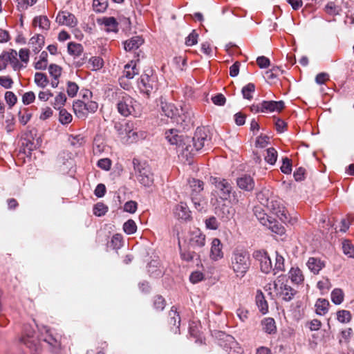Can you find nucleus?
Segmentation results:
<instances>
[{"label": "nucleus", "instance_id": "34", "mask_svg": "<svg viewBox=\"0 0 354 354\" xmlns=\"http://www.w3.org/2000/svg\"><path fill=\"white\" fill-rule=\"evenodd\" d=\"M8 53V63H10L13 68L15 70H17L20 68L21 64H19L17 56L18 53L15 50H10V51L7 52Z\"/></svg>", "mask_w": 354, "mask_h": 354}, {"label": "nucleus", "instance_id": "45", "mask_svg": "<svg viewBox=\"0 0 354 354\" xmlns=\"http://www.w3.org/2000/svg\"><path fill=\"white\" fill-rule=\"evenodd\" d=\"M123 230L127 234H134L137 230V225L134 221L129 219L123 225Z\"/></svg>", "mask_w": 354, "mask_h": 354}, {"label": "nucleus", "instance_id": "46", "mask_svg": "<svg viewBox=\"0 0 354 354\" xmlns=\"http://www.w3.org/2000/svg\"><path fill=\"white\" fill-rule=\"evenodd\" d=\"M43 341L53 347H59L60 343L57 338L52 335V333H45Z\"/></svg>", "mask_w": 354, "mask_h": 354}, {"label": "nucleus", "instance_id": "40", "mask_svg": "<svg viewBox=\"0 0 354 354\" xmlns=\"http://www.w3.org/2000/svg\"><path fill=\"white\" fill-rule=\"evenodd\" d=\"M73 117L70 113H68L66 109H59V121L62 124H68L72 121Z\"/></svg>", "mask_w": 354, "mask_h": 354}, {"label": "nucleus", "instance_id": "36", "mask_svg": "<svg viewBox=\"0 0 354 354\" xmlns=\"http://www.w3.org/2000/svg\"><path fill=\"white\" fill-rule=\"evenodd\" d=\"M82 46L80 44L70 42L68 44V52L70 55L77 57L82 54Z\"/></svg>", "mask_w": 354, "mask_h": 354}, {"label": "nucleus", "instance_id": "6", "mask_svg": "<svg viewBox=\"0 0 354 354\" xmlns=\"http://www.w3.org/2000/svg\"><path fill=\"white\" fill-rule=\"evenodd\" d=\"M133 164L138 180L145 187L151 186L153 183V174L149 165L138 159H133Z\"/></svg>", "mask_w": 354, "mask_h": 354}, {"label": "nucleus", "instance_id": "35", "mask_svg": "<svg viewBox=\"0 0 354 354\" xmlns=\"http://www.w3.org/2000/svg\"><path fill=\"white\" fill-rule=\"evenodd\" d=\"M66 102V97L62 92H59L55 97L54 101L52 102V105L55 109H61L64 106Z\"/></svg>", "mask_w": 354, "mask_h": 354}, {"label": "nucleus", "instance_id": "32", "mask_svg": "<svg viewBox=\"0 0 354 354\" xmlns=\"http://www.w3.org/2000/svg\"><path fill=\"white\" fill-rule=\"evenodd\" d=\"M34 82L38 87L44 88L48 85L49 80L45 73L38 72L35 74Z\"/></svg>", "mask_w": 354, "mask_h": 354}, {"label": "nucleus", "instance_id": "51", "mask_svg": "<svg viewBox=\"0 0 354 354\" xmlns=\"http://www.w3.org/2000/svg\"><path fill=\"white\" fill-rule=\"evenodd\" d=\"M331 287L330 282L328 279L324 278L318 281L317 288L320 290L322 294L326 293Z\"/></svg>", "mask_w": 354, "mask_h": 354}, {"label": "nucleus", "instance_id": "39", "mask_svg": "<svg viewBox=\"0 0 354 354\" xmlns=\"http://www.w3.org/2000/svg\"><path fill=\"white\" fill-rule=\"evenodd\" d=\"M263 330L266 332H274L276 330L275 322L271 317L265 318L261 322Z\"/></svg>", "mask_w": 354, "mask_h": 354}, {"label": "nucleus", "instance_id": "15", "mask_svg": "<svg viewBox=\"0 0 354 354\" xmlns=\"http://www.w3.org/2000/svg\"><path fill=\"white\" fill-rule=\"evenodd\" d=\"M178 150L187 158L194 155L195 152L197 151L195 150V147H194L192 138L189 137H185L183 139H180V142L178 145Z\"/></svg>", "mask_w": 354, "mask_h": 354}, {"label": "nucleus", "instance_id": "3", "mask_svg": "<svg viewBox=\"0 0 354 354\" xmlns=\"http://www.w3.org/2000/svg\"><path fill=\"white\" fill-rule=\"evenodd\" d=\"M254 257L259 261L260 269L263 273L268 274L273 270L274 274H276L277 272L284 270V259L277 252L275 254V263L274 266L270 257L266 252L257 251Z\"/></svg>", "mask_w": 354, "mask_h": 354}, {"label": "nucleus", "instance_id": "61", "mask_svg": "<svg viewBox=\"0 0 354 354\" xmlns=\"http://www.w3.org/2000/svg\"><path fill=\"white\" fill-rule=\"evenodd\" d=\"M5 100L10 106H12L17 102L16 95L11 91H7L5 93Z\"/></svg>", "mask_w": 354, "mask_h": 354}, {"label": "nucleus", "instance_id": "33", "mask_svg": "<svg viewBox=\"0 0 354 354\" xmlns=\"http://www.w3.org/2000/svg\"><path fill=\"white\" fill-rule=\"evenodd\" d=\"M48 65V53L43 51L39 56L38 60L35 63V68L37 70H45Z\"/></svg>", "mask_w": 354, "mask_h": 354}, {"label": "nucleus", "instance_id": "41", "mask_svg": "<svg viewBox=\"0 0 354 354\" xmlns=\"http://www.w3.org/2000/svg\"><path fill=\"white\" fill-rule=\"evenodd\" d=\"M189 184L193 193L198 194L203 189V182L200 180L193 178L189 181ZM193 195L194 194H192Z\"/></svg>", "mask_w": 354, "mask_h": 354}, {"label": "nucleus", "instance_id": "9", "mask_svg": "<svg viewBox=\"0 0 354 354\" xmlns=\"http://www.w3.org/2000/svg\"><path fill=\"white\" fill-rule=\"evenodd\" d=\"M157 77L153 74L152 70H147L145 73L140 77V80L138 82V87L141 92L147 95L157 88Z\"/></svg>", "mask_w": 354, "mask_h": 354}, {"label": "nucleus", "instance_id": "53", "mask_svg": "<svg viewBox=\"0 0 354 354\" xmlns=\"http://www.w3.org/2000/svg\"><path fill=\"white\" fill-rule=\"evenodd\" d=\"M18 9L20 10H25L29 6H33L37 0H17Z\"/></svg>", "mask_w": 354, "mask_h": 354}, {"label": "nucleus", "instance_id": "22", "mask_svg": "<svg viewBox=\"0 0 354 354\" xmlns=\"http://www.w3.org/2000/svg\"><path fill=\"white\" fill-rule=\"evenodd\" d=\"M62 68L55 64H52L48 67V72L52 77L50 85L53 88H57L59 85V78L62 75Z\"/></svg>", "mask_w": 354, "mask_h": 354}, {"label": "nucleus", "instance_id": "23", "mask_svg": "<svg viewBox=\"0 0 354 354\" xmlns=\"http://www.w3.org/2000/svg\"><path fill=\"white\" fill-rule=\"evenodd\" d=\"M288 277L293 283L301 284L304 281V275L301 270L298 267H292L289 270Z\"/></svg>", "mask_w": 354, "mask_h": 354}, {"label": "nucleus", "instance_id": "5", "mask_svg": "<svg viewBox=\"0 0 354 354\" xmlns=\"http://www.w3.org/2000/svg\"><path fill=\"white\" fill-rule=\"evenodd\" d=\"M118 112L123 116H138L140 114V105L131 96L125 93H120L117 103Z\"/></svg>", "mask_w": 354, "mask_h": 354}, {"label": "nucleus", "instance_id": "26", "mask_svg": "<svg viewBox=\"0 0 354 354\" xmlns=\"http://www.w3.org/2000/svg\"><path fill=\"white\" fill-rule=\"evenodd\" d=\"M44 44V38L41 35H37L31 37L29 41L30 47L32 48L35 53L39 52L43 47Z\"/></svg>", "mask_w": 354, "mask_h": 354}, {"label": "nucleus", "instance_id": "30", "mask_svg": "<svg viewBox=\"0 0 354 354\" xmlns=\"http://www.w3.org/2000/svg\"><path fill=\"white\" fill-rule=\"evenodd\" d=\"M50 21L46 16L35 17L33 19V25L40 29L48 30L50 28Z\"/></svg>", "mask_w": 354, "mask_h": 354}, {"label": "nucleus", "instance_id": "4", "mask_svg": "<svg viewBox=\"0 0 354 354\" xmlns=\"http://www.w3.org/2000/svg\"><path fill=\"white\" fill-rule=\"evenodd\" d=\"M272 289L274 295L286 301H290L296 293V291L289 286L288 279L284 274L279 276L272 284H269V290Z\"/></svg>", "mask_w": 354, "mask_h": 354}, {"label": "nucleus", "instance_id": "43", "mask_svg": "<svg viewBox=\"0 0 354 354\" xmlns=\"http://www.w3.org/2000/svg\"><path fill=\"white\" fill-rule=\"evenodd\" d=\"M337 319L341 323H348L351 319V314L348 310H338L337 312Z\"/></svg>", "mask_w": 354, "mask_h": 354}, {"label": "nucleus", "instance_id": "17", "mask_svg": "<svg viewBox=\"0 0 354 354\" xmlns=\"http://www.w3.org/2000/svg\"><path fill=\"white\" fill-rule=\"evenodd\" d=\"M223 256V245L218 239L214 238L211 243L209 257L213 261H218Z\"/></svg>", "mask_w": 354, "mask_h": 354}, {"label": "nucleus", "instance_id": "25", "mask_svg": "<svg viewBox=\"0 0 354 354\" xmlns=\"http://www.w3.org/2000/svg\"><path fill=\"white\" fill-rule=\"evenodd\" d=\"M100 24H102L105 27V30L108 32H117L118 31V23L116 19L113 17H103L98 20Z\"/></svg>", "mask_w": 354, "mask_h": 354}, {"label": "nucleus", "instance_id": "38", "mask_svg": "<svg viewBox=\"0 0 354 354\" xmlns=\"http://www.w3.org/2000/svg\"><path fill=\"white\" fill-rule=\"evenodd\" d=\"M73 110L78 117H84L86 115L85 102L78 100L73 104Z\"/></svg>", "mask_w": 354, "mask_h": 354}, {"label": "nucleus", "instance_id": "1", "mask_svg": "<svg viewBox=\"0 0 354 354\" xmlns=\"http://www.w3.org/2000/svg\"><path fill=\"white\" fill-rule=\"evenodd\" d=\"M258 199L261 204L266 207L267 210L276 216L282 223H293L288 212L285 207L281 204L280 201L274 196H269L268 192L259 193Z\"/></svg>", "mask_w": 354, "mask_h": 354}, {"label": "nucleus", "instance_id": "28", "mask_svg": "<svg viewBox=\"0 0 354 354\" xmlns=\"http://www.w3.org/2000/svg\"><path fill=\"white\" fill-rule=\"evenodd\" d=\"M329 301L325 299H318L315 303V312L317 315H324L329 309Z\"/></svg>", "mask_w": 354, "mask_h": 354}, {"label": "nucleus", "instance_id": "55", "mask_svg": "<svg viewBox=\"0 0 354 354\" xmlns=\"http://www.w3.org/2000/svg\"><path fill=\"white\" fill-rule=\"evenodd\" d=\"M205 226L207 229L215 230L218 229L219 223L217 221V219L212 216L207 219L205 220Z\"/></svg>", "mask_w": 354, "mask_h": 354}, {"label": "nucleus", "instance_id": "42", "mask_svg": "<svg viewBox=\"0 0 354 354\" xmlns=\"http://www.w3.org/2000/svg\"><path fill=\"white\" fill-rule=\"evenodd\" d=\"M277 158V152L275 149L271 147L266 150V156H265L266 161L270 164L274 165Z\"/></svg>", "mask_w": 354, "mask_h": 354}, {"label": "nucleus", "instance_id": "21", "mask_svg": "<svg viewBox=\"0 0 354 354\" xmlns=\"http://www.w3.org/2000/svg\"><path fill=\"white\" fill-rule=\"evenodd\" d=\"M306 266L311 272L317 274L325 267V263L319 258L310 257L306 262Z\"/></svg>", "mask_w": 354, "mask_h": 354}, {"label": "nucleus", "instance_id": "49", "mask_svg": "<svg viewBox=\"0 0 354 354\" xmlns=\"http://www.w3.org/2000/svg\"><path fill=\"white\" fill-rule=\"evenodd\" d=\"M192 201L194 203L195 208L199 211H205L207 207V202L204 199H199L196 196H192Z\"/></svg>", "mask_w": 354, "mask_h": 354}, {"label": "nucleus", "instance_id": "20", "mask_svg": "<svg viewBox=\"0 0 354 354\" xmlns=\"http://www.w3.org/2000/svg\"><path fill=\"white\" fill-rule=\"evenodd\" d=\"M284 108L283 101H264L261 104V112H279Z\"/></svg>", "mask_w": 354, "mask_h": 354}, {"label": "nucleus", "instance_id": "63", "mask_svg": "<svg viewBox=\"0 0 354 354\" xmlns=\"http://www.w3.org/2000/svg\"><path fill=\"white\" fill-rule=\"evenodd\" d=\"M153 305L157 310H162L165 306V299L161 296H156L154 299Z\"/></svg>", "mask_w": 354, "mask_h": 354}, {"label": "nucleus", "instance_id": "62", "mask_svg": "<svg viewBox=\"0 0 354 354\" xmlns=\"http://www.w3.org/2000/svg\"><path fill=\"white\" fill-rule=\"evenodd\" d=\"M203 279L204 275L200 271L193 272L189 277L190 281L192 283H196L199 281H201Z\"/></svg>", "mask_w": 354, "mask_h": 354}, {"label": "nucleus", "instance_id": "13", "mask_svg": "<svg viewBox=\"0 0 354 354\" xmlns=\"http://www.w3.org/2000/svg\"><path fill=\"white\" fill-rule=\"evenodd\" d=\"M21 341L30 349L32 354H39L41 348V339L34 333H26Z\"/></svg>", "mask_w": 354, "mask_h": 354}, {"label": "nucleus", "instance_id": "47", "mask_svg": "<svg viewBox=\"0 0 354 354\" xmlns=\"http://www.w3.org/2000/svg\"><path fill=\"white\" fill-rule=\"evenodd\" d=\"M93 6L94 10L98 12H102L108 7L107 0H93Z\"/></svg>", "mask_w": 354, "mask_h": 354}, {"label": "nucleus", "instance_id": "44", "mask_svg": "<svg viewBox=\"0 0 354 354\" xmlns=\"http://www.w3.org/2000/svg\"><path fill=\"white\" fill-rule=\"evenodd\" d=\"M88 64L91 70L97 71L102 67L103 60L100 57H93L89 59Z\"/></svg>", "mask_w": 354, "mask_h": 354}, {"label": "nucleus", "instance_id": "2", "mask_svg": "<svg viewBox=\"0 0 354 354\" xmlns=\"http://www.w3.org/2000/svg\"><path fill=\"white\" fill-rule=\"evenodd\" d=\"M229 266L237 277H244L250 266L249 254L243 250H234L232 253Z\"/></svg>", "mask_w": 354, "mask_h": 354}, {"label": "nucleus", "instance_id": "29", "mask_svg": "<svg viewBox=\"0 0 354 354\" xmlns=\"http://www.w3.org/2000/svg\"><path fill=\"white\" fill-rule=\"evenodd\" d=\"M256 303L259 310L263 313L266 314L268 311V305L265 299L263 292L261 290L257 292L256 295Z\"/></svg>", "mask_w": 354, "mask_h": 354}, {"label": "nucleus", "instance_id": "60", "mask_svg": "<svg viewBox=\"0 0 354 354\" xmlns=\"http://www.w3.org/2000/svg\"><path fill=\"white\" fill-rule=\"evenodd\" d=\"M270 138L267 136H260L257 138L256 145L257 147L263 148L266 147L269 143Z\"/></svg>", "mask_w": 354, "mask_h": 354}, {"label": "nucleus", "instance_id": "18", "mask_svg": "<svg viewBox=\"0 0 354 354\" xmlns=\"http://www.w3.org/2000/svg\"><path fill=\"white\" fill-rule=\"evenodd\" d=\"M236 185L241 189L250 192L254 187V180L251 176L244 174L237 178Z\"/></svg>", "mask_w": 354, "mask_h": 354}, {"label": "nucleus", "instance_id": "16", "mask_svg": "<svg viewBox=\"0 0 354 354\" xmlns=\"http://www.w3.org/2000/svg\"><path fill=\"white\" fill-rule=\"evenodd\" d=\"M56 21L63 26L74 27L77 24L75 17L71 12L67 11H61L56 17Z\"/></svg>", "mask_w": 354, "mask_h": 354}, {"label": "nucleus", "instance_id": "19", "mask_svg": "<svg viewBox=\"0 0 354 354\" xmlns=\"http://www.w3.org/2000/svg\"><path fill=\"white\" fill-rule=\"evenodd\" d=\"M174 214L178 219L187 221L191 218V212L189 211L187 204L183 202L180 203L175 207Z\"/></svg>", "mask_w": 354, "mask_h": 354}, {"label": "nucleus", "instance_id": "8", "mask_svg": "<svg viewBox=\"0 0 354 354\" xmlns=\"http://www.w3.org/2000/svg\"><path fill=\"white\" fill-rule=\"evenodd\" d=\"M218 344L223 347L229 354H242L243 350L239 346L234 337L228 333H218Z\"/></svg>", "mask_w": 354, "mask_h": 354}, {"label": "nucleus", "instance_id": "57", "mask_svg": "<svg viewBox=\"0 0 354 354\" xmlns=\"http://www.w3.org/2000/svg\"><path fill=\"white\" fill-rule=\"evenodd\" d=\"M78 88V86L75 83L68 82L67 84V93L68 96L71 97L75 96L77 93Z\"/></svg>", "mask_w": 354, "mask_h": 354}, {"label": "nucleus", "instance_id": "64", "mask_svg": "<svg viewBox=\"0 0 354 354\" xmlns=\"http://www.w3.org/2000/svg\"><path fill=\"white\" fill-rule=\"evenodd\" d=\"M97 166L105 171H109L111 169V161L109 158L100 159L97 162Z\"/></svg>", "mask_w": 354, "mask_h": 354}, {"label": "nucleus", "instance_id": "24", "mask_svg": "<svg viewBox=\"0 0 354 354\" xmlns=\"http://www.w3.org/2000/svg\"><path fill=\"white\" fill-rule=\"evenodd\" d=\"M144 42L142 38L140 36H135L124 43L125 50L131 51L138 49Z\"/></svg>", "mask_w": 354, "mask_h": 354}, {"label": "nucleus", "instance_id": "54", "mask_svg": "<svg viewBox=\"0 0 354 354\" xmlns=\"http://www.w3.org/2000/svg\"><path fill=\"white\" fill-rule=\"evenodd\" d=\"M325 11L329 15H336L339 13L340 8L335 6L334 3L330 2L325 6Z\"/></svg>", "mask_w": 354, "mask_h": 354}, {"label": "nucleus", "instance_id": "27", "mask_svg": "<svg viewBox=\"0 0 354 354\" xmlns=\"http://www.w3.org/2000/svg\"><path fill=\"white\" fill-rule=\"evenodd\" d=\"M166 139L171 145H176L178 149V145L180 142V139H183L182 135H179L178 131L174 129H170L165 133Z\"/></svg>", "mask_w": 354, "mask_h": 354}, {"label": "nucleus", "instance_id": "31", "mask_svg": "<svg viewBox=\"0 0 354 354\" xmlns=\"http://www.w3.org/2000/svg\"><path fill=\"white\" fill-rule=\"evenodd\" d=\"M138 74V69L136 68V64L133 62L126 64L123 71V76L127 79H132L133 77Z\"/></svg>", "mask_w": 354, "mask_h": 354}, {"label": "nucleus", "instance_id": "48", "mask_svg": "<svg viewBox=\"0 0 354 354\" xmlns=\"http://www.w3.org/2000/svg\"><path fill=\"white\" fill-rule=\"evenodd\" d=\"M255 86L254 84L249 83L242 88V93L243 97L247 100H251L252 98V93L254 92Z\"/></svg>", "mask_w": 354, "mask_h": 354}, {"label": "nucleus", "instance_id": "50", "mask_svg": "<svg viewBox=\"0 0 354 354\" xmlns=\"http://www.w3.org/2000/svg\"><path fill=\"white\" fill-rule=\"evenodd\" d=\"M107 211V206L102 203H97L93 207V214L97 216H104Z\"/></svg>", "mask_w": 354, "mask_h": 354}, {"label": "nucleus", "instance_id": "10", "mask_svg": "<svg viewBox=\"0 0 354 354\" xmlns=\"http://www.w3.org/2000/svg\"><path fill=\"white\" fill-rule=\"evenodd\" d=\"M126 135L122 139L125 142L131 144L144 140L147 136V133L138 128H134L129 123H127L125 128Z\"/></svg>", "mask_w": 354, "mask_h": 354}, {"label": "nucleus", "instance_id": "7", "mask_svg": "<svg viewBox=\"0 0 354 354\" xmlns=\"http://www.w3.org/2000/svg\"><path fill=\"white\" fill-rule=\"evenodd\" d=\"M254 211L256 217L263 225L277 234L282 235L285 233V228L274 219L268 216L261 207H255Z\"/></svg>", "mask_w": 354, "mask_h": 354}, {"label": "nucleus", "instance_id": "14", "mask_svg": "<svg viewBox=\"0 0 354 354\" xmlns=\"http://www.w3.org/2000/svg\"><path fill=\"white\" fill-rule=\"evenodd\" d=\"M208 132L205 128H197L194 136L192 138V143L196 151H200L205 146L207 140Z\"/></svg>", "mask_w": 354, "mask_h": 354}, {"label": "nucleus", "instance_id": "12", "mask_svg": "<svg viewBox=\"0 0 354 354\" xmlns=\"http://www.w3.org/2000/svg\"><path fill=\"white\" fill-rule=\"evenodd\" d=\"M212 183L214 185L216 192H218L221 199L227 200L230 197L232 186L227 180L214 178Z\"/></svg>", "mask_w": 354, "mask_h": 354}, {"label": "nucleus", "instance_id": "58", "mask_svg": "<svg viewBox=\"0 0 354 354\" xmlns=\"http://www.w3.org/2000/svg\"><path fill=\"white\" fill-rule=\"evenodd\" d=\"M278 71H279V68H272L271 70L267 71L265 73V76H264L265 79L267 80L268 81L272 82L277 78V75H278L277 74Z\"/></svg>", "mask_w": 354, "mask_h": 354}, {"label": "nucleus", "instance_id": "56", "mask_svg": "<svg viewBox=\"0 0 354 354\" xmlns=\"http://www.w3.org/2000/svg\"><path fill=\"white\" fill-rule=\"evenodd\" d=\"M198 36L195 30H193L186 38L185 44L189 46L196 44L198 41Z\"/></svg>", "mask_w": 354, "mask_h": 354}, {"label": "nucleus", "instance_id": "52", "mask_svg": "<svg viewBox=\"0 0 354 354\" xmlns=\"http://www.w3.org/2000/svg\"><path fill=\"white\" fill-rule=\"evenodd\" d=\"M342 250L344 253L349 257H354V248L349 241H344L342 243Z\"/></svg>", "mask_w": 354, "mask_h": 354}, {"label": "nucleus", "instance_id": "37", "mask_svg": "<svg viewBox=\"0 0 354 354\" xmlns=\"http://www.w3.org/2000/svg\"><path fill=\"white\" fill-rule=\"evenodd\" d=\"M344 298V295L343 291L339 288H335L331 292V299L332 301L336 304L339 305L341 304Z\"/></svg>", "mask_w": 354, "mask_h": 354}, {"label": "nucleus", "instance_id": "11", "mask_svg": "<svg viewBox=\"0 0 354 354\" xmlns=\"http://www.w3.org/2000/svg\"><path fill=\"white\" fill-rule=\"evenodd\" d=\"M187 241L192 248H202L205 245V235L200 229L194 227L189 232Z\"/></svg>", "mask_w": 354, "mask_h": 354}, {"label": "nucleus", "instance_id": "59", "mask_svg": "<svg viewBox=\"0 0 354 354\" xmlns=\"http://www.w3.org/2000/svg\"><path fill=\"white\" fill-rule=\"evenodd\" d=\"M137 209V203L133 201L127 202L124 205V210L127 212L133 214Z\"/></svg>", "mask_w": 354, "mask_h": 354}]
</instances>
